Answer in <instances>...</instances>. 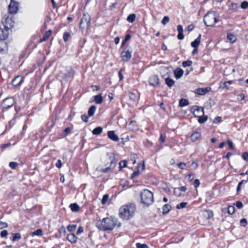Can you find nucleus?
<instances>
[{
    "mask_svg": "<svg viewBox=\"0 0 248 248\" xmlns=\"http://www.w3.org/2000/svg\"><path fill=\"white\" fill-rule=\"evenodd\" d=\"M71 37V34L69 32L65 31L63 34V39L65 42L68 41L69 38Z\"/></svg>",
    "mask_w": 248,
    "mask_h": 248,
    "instance_id": "42",
    "label": "nucleus"
},
{
    "mask_svg": "<svg viewBox=\"0 0 248 248\" xmlns=\"http://www.w3.org/2000/svg\"><path fill=\"white\" fill-rule=\"evenodd\" d=\"M227 142L228 144L229 149L233 150L234 146L232 142L229 140H228Z\"/></svg>",
    "mask_w": 248,
    "mask_h": 248,
    "instance_id": "59",
    "label": "nucleus"
},
{
    "mask_svg": "<svg viewBox=\"0 0 248 248\" xmlns=\"http://www.w3.org/2000/svg\"><path fill=\"white\" fill-rule=\"evenodd\" d=\"M211 90V88L210 87H207L206 88H198L196 89V93L200 95H203L209 92Z\"/></svg>",
    "mask_w": 248,
    "mask_h": 248,
    "instance_id": "17",
    "label": "nucleus"
},
{
    "mask_svg": "<svg viewBox=\"0 0 248 248\" xmlns=\"http://www.w3.org/2000/svg\"><path fill=\"white\" fill-rule=\"evenodd\" d=\"M77 226L76 225H69L67 227V230L69 232H73L76 230Z\"/></svg>",
    "mask_w": 248,
    "mask_h": 248,
    "instance_id": "50",
    "label": "nucleus"
},
{
    "mask_svg": "<svg viewBox=\"0 0 248 248\" xmlns=\"http://www.w3.org/2000/svg\"><path fill=\"white\" fill-rule=\"evenodd\" d=\"M8 50V44L5 42H0V52L5 53Z\"/></svg>",
    "mask_w": 248,
    "mask_h": 248,
    "instance_id": "26",
    "label": "nucleus"
},
{
    "mask_svg": "<svg viewBox=\"0 0 248 248\" xmlns=\"http://www.w3.org/2000/svg\"><path fill=\"white\" fill-rule=\"evenodd\" d=\"M15 104V100L13 98H7L5 99L1 103L2 111H7L12 107Z\"/></svg>",
    "mask_w": 248,
    "mask_h": 248,
    "instance_id": "9",
    "label": "nucleus"
},
{
    "mask_svg": "<svg viewBox=\"0 0 248 248\" xmlns=\"http://www.w3.org/2000/svg\"><path fill=\"white\" fill-rule=\"evenodd\" d=\"M52 31L51 30H49L47 31H46L44 35H43V37L39 41V43H41L43 42L46 41L48 40V39L49 38V37L52 34Z\"/></svg>",
    "mask_w": 248,
    "mask_h": 248,
    "instance_id": "20",
    "label": "nucleus"
},
{
    "mask_svg": "<svg viewBox=\"0 0 248 248\" xmlns=\"http://www.w3.org/2000/svg\"><path fill=\"white\" fill-rule=\"evenodd\" d=\"M203 215L206 218L210 219L213 217L214 214L212 210H206L204 211Z\"/></svg>",
    "mask_w": 248,
    "mask_h": 248,
    "instance_id": "28",
    "label": "nucleus"
},
{
    "mask_svg": "<svg viewBox=\"0 0 248 248\" xmlns=\"http://www.w3.org/2000/svg\"><path fill=\"white\" fill-rule=\"evenodd\" d=\"M149 83L153 87H156L159 85V79L157 75H154L151 76L149 79Z\"/></svg>",
    "mask_w": 248,
    "mask_h": 248,
    "instance_id": "13",
    "label": "nucleus"
},
{
    "mask_svg": "<svg viewBox=\"0 0 248 248\" xmlns=\"http://www.w3.org/2000/svg\"><path fill=\"white\" fill-rule=\"evenodd\" d=\"M131 37V36L130 34H127L125 36L124 40H123L122 46H124L126 42L130 39Z\"/></svg>",
    "mask_w": 248,
    "mask_h": 248,
    "instance_id": "46",
    "label": "nucleus"
},
{
    "mask_svg": "<svg viewBox=\"0 0 248 248\" xmlns=\"http://www.w3.org/2000/svg\"><path fill=\"white\" fill-rule=\"evenodd\" d=\"M109 139L115 142H118L119 140L118 136L113 130L109 131Z\"/></svg>",
    "mask_w": 248,
    "mask_h": 248,
    "instance_id": "24",
    "label": "nucleus"
},
{
    "mask_svg": "<svg viewBox=\"0 0 248 248\" xmlns=\"http://www.w3.org/2000/svg\"><path fill=\"white\" fill-rule=\"evenodd\" d=\"M184 74V71L181 68H177L174 71V74L175 78L178 79L181 78Z\"/></svg>",
    "mask_w": 248,
    "mask_h": 248,
    "instance_id": "21",
    "label": "nucleus"
},
{
    "mask_svg": "<svg viewBox=\"0 0 248 248\" xmlns=\"http://www.w3.org/2000/svg\"><path fill=\"white\" fill-rule=\"evenodd\" d=\"M136 17V15L134 14H132L129 15L128 16V17L127 18V20L129 22L133 23L135 21Z\"/></svg>",
    "mask_w": 248,
    "mask_h": 248,
    "instance_id": "38",
    "label": "nucleus"
},
{
    "mask_svg": "<svg viewBox=\"0 0 248 248\" xmlns=\"http://www.w3.org/2000/svg\"><path fill=\"white\" fill-rule=\"evenodd\" d=\"M135 210V205L133 203L124 205L119 209V216L124 219H129L133 216Z\"/></svg>",
    "mask_w": 248,
    "mask_h": 248,
    "instance_id": "1",
    "label": "nucleus"
},
{
    "mask_svg": "<svg viewBox=\"0 0 248 248\" xmlns=\"http://www.w3.org/2000/svg\"><path fill=\"white\" fill-rule=\"evenodd\" d=\"M103 129L101 127H95L92 131L93 135H98L102 132Z\"/></svg>",
    "mask_w": 248,
    "mask_h": 248,
    "instance_id": "36",
    "label": "nucleus"
},
{
    "mask_svg": "<svg viewBox=\"0 0 248 248\" xmlns=\"http://www.w3.org/2000/svg\"><path fill=\"white\" fill-rule=\"evenodd\" d=\"M2 23L4 27L10 30L14 27L15 25L13 16L5 15L2 18Z\"/></svg>",
    "mask_w": 248,
    "mask_h": 248,
    "instance_id": "5",
    "label": "nucleus"
},
{
    "mask_svg": "<svg viewBox=\"0 0 248 248\" xmlns=\"http://www.w3.org/2000/svg\"><path fill=\"white\" fill-rule=\"evenodd\" d=\"M201 34H199V36L191 42V46L193 48H198L201 42Z\"/></svg>",
    "mask_w": 248,
    "mask_h": 248,
    "instance_id": "23",
    "label": "nucleus"
},
{
    "mask_svg": "<svg viewBox=\"0 0 248 248\" xmlns=\"http://www.w3.org/2000/svg\"><path fill=\"white\" fill-rule=\"evenodd\" d=\"M178 167L181 170H183L185 169V167L186 166V164L185 162H179L177 164Z\"/></svg>",
    "mask_w": 248,
    "mask_h": 248,
    "instance_id": "53",
    "label": "nucleus"
},
{
    "mask_svg": "<svg viewBox=\"0 0 248 248\" xmlns=\"http://www.w3.org/2000/svg\"><path fill=\"white\" fill-rule=\"evenodd\" d=\"M75 74V71L74 68L72 67L67 71V72L64 74V77L65 78H72L74 76Z\"/></svg>",
    "mask_w": 248,
    "mask_h": 248,
    "instance_id": "25",
    "label": "nucleus"
},
{
    "mask_svg": "<svg viewBox=\"0 0 248 248\" xmlns=\"http://www.w3.org/2000/svg\"><path fill=\"white\" fill-rule=\"evenodd\" d=\"M8 234V232L7 230H4L1 231L0 236L1 238H6Z\"/></svg>",
    "mask_w": 248,
    "mask_h": 248,
    "instance_id": "48",
    "label": "nucleus"
},
{
    "mask_svg": "<svg viewBox=\"0 0 248 248\" xmlns=\"http://www.w3.org/2000/svg\"><path fill=\"white\" fill-rule=\"evenodd\" d=\"M127 161L125 160L121 161L119 163V168L120 170H122L127 167Z\"/></svg>",
    "mask_w": 248,
    "mask_h": 248,
    "instance_id": "39",
    "label": "nucleus"
},
{
    "mask_svg": "<svg viewBox=\"0 0 248 248\" xmlns=\"http://www.w3.org/2000/svg\"><path fill=\"white\" fill-rule=\"evenodd\" d=\"M128 129L131 131L136 132L139 130V127L137 122L134 120H131L128 124Z\"/></svg>",
    "mask_w": 248,
    "mask_h": 248,
    "instance_id": "16",
    "label": "nucleus"
},
{
    "mask_svg": "<svg viewBox=\"0 0 248 248\" xmlns=\"http://www.w3.org/2000/svg\"><path fill=\"white\" fill-rule=\"evenodd\" d=\"M235 212V208L233 206H229L227 208V213L232 215Z\"/></svg>",
    "mask_w": 248,
    "mask_h": 248,
    "instance_id": "44",
    "label": "nucleus"
},
{
    "mask_svg": "<svg viewBox=\"0 0 248 248\" xmlns=\"http://www.w3.org/2000/svg\"><path fill=\"white\" fill-rule=\"evenodd\" d=\"M165 83L169 87L171 88L174 85L175 82L172 79L167 78L165 79Z\"/></svg>",
    "mask_w": 248,
    "mask_h": 248,
    "instance_id": "34",
    "label": "nucleus"
},
{
    "mask_svg": "<svg viewBox=\"0 0 248 248\" xmlns=\"http://www.w3.org/2000/svg\"><path fill=\"white\" fill-rule=\"evenodd\" d=\"M90 117V116H89L88 114V115H86L85 114H82L81 116V119L83 122L88 123L89 122V118Z\"/></svg>",
    "mask_w": 248,
    "mask_h": 248,
    "instance_id": "47",
    "label": "nucleus"
},
{
    "mask_svg": "<svg viewBox=\"0 0 248 248\" xmlns=\"http://www.w3.org/2000/svg\"><path fill=\"white\" fill-rule=\"evenodd\" d=\"M189 102L187 99L185 98H182L180 100L179 102V105L181 107H183L188 105Z\"/></svg>",
    "mask_w": 248,
    "mask_h": 248,
    "instance_id": "35",
    "label": "nucleus"
},
{
    "mask_svg": "<svg viewBox=\"0 0 248 248\" xmlns=\"http://www.w3.org/2000/svg\"><path fill=\"white\" fill-rule=\"evenodd\" d=\"M137 248H148L146 244L138 243L136 244Z\"/></svg>",
    "mask_w": 248,
    "mask_h": 248,
    "instance_id": "58",
    "label": "nucleus"
},
{
    "mask_svg": "<svg viewBox=\"0 0 248 248\" xmlns=\"http://www.w3.org/2000/svg\"><path fill=\"white\" fill-rule=\"evenodd\" d=\"M91 16L87 13H84L79 23V28L80 30L89 29L90 27Z\"/></svg>",
    "mask_w": 248,
    "mask_h": 248,
    "instance_id": "4",
    "label": "nucleus"
},
{
    "mask_svg": "<svg viewBox=\"0 0 248 248\" xmlns=\"http://www.w3.org/2000/svg\"><path fill=\"white\" fill-rule=\"evenodd\" d=\"M9 31L5 27H0V40L3 41L6 40L9 35Z\"/></svg>",
    "mask_w": 248,
    "mask_h": 248,
    "instance_id": "15",
    "label": "nucleus"
},
{
    "mask_svg": "<svg viewBox=\"0 0 248 248\" xmlns=\"http://www.w3.org/2000/svg\"><path fill=\"white\" fill-rule=\"evenodd\" d=\"M242 158L245 160L248 161V152H245L243 153L242 155Z\"/></svg>",
    "mask_w": 248,
    "mask_h": 248,
    "instance_id": "62",
    "label": "nucleus"
},
{
    "mask_svg": "<svg viewBox=\"0 0 248 248\" xmlns=\"http://www.w3.org/2000/svg\"><path fill=\"white\" fill-rule=\"evenodd\" d=\"M121 223L118 221L116 217L111 216L109 219V231L112 230L115 227H120Z\"/></svg>",
    "mask_w": 248,
    "mask_h": 248,
    "instance_id": "12",
    "label": "nucleus"
},
{
    "mask_svg": "<svg viewBox=\"0 0 248 248\" xmlns=\"http://www.w3.org/2000/svg\"><path fill=\"white\" fill-rule=\"evenodd\" d=\"M18 163L16 162H10L9 163V167L12 169H15L18 166Z\"/></svg>",
    "mask_w": 248,
    "mask_h": 248,
    "instance_id": "52",
    "label": "nucleus"
},
{
    "mask_svg": "<svg viewBox=\"0 0 248 248\" xmlns=\"http://www.w3.org/2000/svg\"><path fill=\"white\" fill-rule=\"evenodd\" d=\"M162 188L166 191V192H170V189L169 187V186L167 185L166 183L164 184V186H162Z\"/></svg>",
    "mask_w": 248,
    "mask_h": 248,
    "instance_id": "60",
    "label": "nucleus"
},
{
    "mask_svg": "<svg viewBox=\"0 0 248 248\" xmlns=\"http://www.w3.org/2000/svg\"><path fill=\"white\" fill-rule=\"evenodd\" d=\"M11 144L10 142H8L7 143L5 144H2L0 145V148L1 150V151H3L6 148L10 147L11 146Z\"/></svg>",
    "mask_w": 248,
    "mask_h": 248,
    "instance_id": "49",
    "label": "nucleus"
},
{
    "mask_svg": "<svg viewBox=\"0 0 248 248\" xmlns=\"http://www.w3.org/2000/svg\"><path fill=\"white\" fill-rule=\"evenodd\" d=\"M32 236L35 235L42 236L43 235V231L41 229H38L36 231L32 232L31 234Z\"/></svg>",
    "mask_w": 248,
    "mask_h": 248,
    "instance_id": "41",
    "label": "nucleus"
},
{
    "mask_svg": "<svg viewBox=\"0 0 248 248\" xmlns=\"http://www.w3.org/2000/svg\"><path fill=\"white\" fill-rule=\"evenodd\" d=\"M241 7L242 9H246L248 8V2L247 1H244L241 4Z\"/></svg>",
    "mask_w": 248,
    "mask_h": 248,
    "instance_id": "56",
    "label": "nucleus"
},
{
    "mask_svg": "<svg viewBox=\"0 0 248 248\" xmlns=\"http://www.w3.org/2000/svg\"><path fill=\"white\" fill-rule=\"evenodd\" d=\"M141 202H154L153 193L147 189L140 192Z\"/></svg>",
    "mask_w": 248,
    "mask_h": 248,
    "instance_id": "6",
    "label": "nucleus"
},
{
    "mask_svg": "<svg viewBox=\"0 0 248 248\" xmlns=\"http://www.w3.org/2000/svg\"><path fill=\"white\" fill-rule=\"evenodd\" d=\"M129 97L132 102H136L139 98V96L137 93L132 92L129 93Z\"/></svg>",
    "mask_w": 248,
    "mask_h": 248,
    "instance_id": "30",
    "label": "nucleus"
},
{
    "mask_svg": "<svg viewBox=\"0 0 248 248\" xmlns=\"http://www.w3.org/2000/svg\"><path fill=\"white\" fill-rule=\"evenodd\" d=\"M219 20V16L214 11L208 12L203 17V21L207 27H213Z\"/></svg>",
    "mask_w": 248,
    "mask_h": 248,
    "instance_id": "2",
    "label": "nucleus"
},
{
    "mask_svg": "<svg viewBox=\"0 0 248 248\" xmlns=\"http://www.w3.org/2000/svg\"><path fill=\"white\" fill-rule=\"evenodd\" d=\"M227 38L228 40H229V41L231 43H232L235 42L236 40V37L235 36V35L233 34H232V33L227 34Z\"/></svg>",
    "mask_w": 248,
    "mask_h": 248,
    "instance_id": "33",
    "label": "nucleus"
},
{
    "mask_svg": "<svg viewBox=\"0 0 248 248\" xmlns=\"http://www.w3.org/2000/svg\"><path fill=\"white\" fill-rule=\"evenodd\" d=\"M69 207L73 212H77L79 209V206L76 203L71 204Z\"/></svg>",
    "mask_w": 248,
    "mask_h": 248,
    "instance_id": "37",
    "label": "nucleus"
},
{
    "mask_svg": "<svg viewBox=\"0 0 248 248\" xmlns=\"http://www.w3.org/2000/svg\"><path fill=\"white\" fill-rule=\"evenodd\" d=\"M108 218L105 217L102 220H99L97 221L96 226L97 228L101 231H107L108 230Z\"/></svg>",
    "mask_w": 248,
    "mask_h": 248,
    "instance_id": "8",
    "label": "nucleus"
},
{
    "mask_svg": "<svg viewBox=\"0 0 248 248\" xmlns=\"http://www.w3.org/2000/svg\"><path fill=\"white\" fill-rule=\"evenodd\" d=\"M92 98H93V100H92L91 102H94L96 104H100L103 101V98L101 93L93 96Z\"/></svg>",
    "mask_w": 248,
    "mask_h": 248,
    "instance_id": "19",
    "label": "nucleus"
},
{
    "mask_svg": "<svg viewBox=\"0 0 248 248\" xmlns=\"http://www.w3.org/2000/svg\"><path fill=\"white\" fill-rule=\"evenodd\" d=\"M145 146L148 148H150L153 146V144L152 142L149 141L148 140H146L144 142Z\"/></svg>",
    "mask_w": 248,
    "mask_h": 248,
    "instance_id": "54",
    "label": "nucleus"
},
{
    "mask_svg": "<svg viewBox=\"0 0 248 248\" xmlns=\"http://www.w3.org/2000/svg\"><path fill=\"white\" fill-rule=\"evenodd\" d=\"M200 181L198 179H196L194 180L193 185L194 187L197 189L200 185Z\"/></svg>",
    "mask_w": 248,
    "mask_h": 248,
    "instance_id": "51",
    "label": "nucleus"
},
{
    "mask_svg": "<svg viewBox=\"0 0 248 248\" xmlns=\"http://www.w3.org/2000/svg\"><path fill=\"white\" fill-rule=\"evenodd\" d=\"M191 112L194 115L195 117H197L195 112L197 111L198 112H202V115L200 116H198V122L201 124H203L208 119V117L207 116L204 115V110L203 109L198 106H193L191 107L190 109Z\"/></svg>",
    "mask_w": 248,
    "mask_h": 248,
    "instance_id": "3",
    "label": "nucleus"
},
{
    "mask_svg": "<svg viewBox=\"0 0 248 248\" xmlns=\"http://www.w3.org/2000/svg\"><path fill=\"white\" fill-rule=\"evenodd\" d=\"M24 77L21 76H17L12 80V84L16 87L19 86L24 81Z\"/></svg>",
    "mask_w": 248,
    "mask_h": 248,
    "instance_id": "14",
    "label": "nucleus"
},
{
    "mask_svg": "<svg viewBox=\"0 0 248 248\" xmlns=\"http://www.w3.org/2000/svg\"><path fill=\"white\" fill-rule=\"evenodd\" d=\"M248 181V180H243L238 183L237 186V188H236L237 193H238L241 191L242 185L243 184L247 183Z\"/></svg>",
    "mask_w": 248,
    "mask_h": 248,
    "instance_id": "40",
    "label": "nucleus"
},
{
    "mask_svg": "<svg viewBox=\"0 0 248 248\" xmlns=\"http://www.w3.org/2000/svg\"><path fill=\"white\" fill-rule=\"evenodd\" d=\"M166 136L163 135V134H161L160 135L159 140L161 143H164L165 141Z\"/></svg>",
    "mask_w": 248,
    "mask_h": 248,
    "instance_id": "63",
    "label": "nucleus"
},
{
    "mask_svg": "<svg viewBox=\"0 0 248 248\" xmlns=\"http://www.w3.org/2000/svg\"><path fill=\"white\" fill-rule=\"evenodd\" d=\"M19 7V3L15 0H11L8 5V13L9 14H16L17 13Z\"/></svg>",
    "mask_w": 248,
    "mask_h": 248,
    "instance_id": "7",
    "label": "nucleus"
},
{
    "mask_svg": "<svg viewBox=\"0 0 248 248\" xmlns=\"http://www.w3.org/2000/svg\"><path fill=\"white\" fill-rule=\"evenodd\" d=\"M96 109V107L94 105L91 106L88 109V114L89 116L92 117L94 115Z\"/></svg>",
    "mask_w": 248,
    "mask_h": 248,
    "instance_id": "31",
    "label": "nucleus"
},
{
    "mask_svg": "<svg viewBox=\"0 0 248 248\" xmlns=\"http://www.w3.org/2000/svg\"><path fill=\"white\" fill-rule=\"evenodd\" d=\"M8 227V224L6 222L0 221V229H2Z\"/></svg>",
    "mask_w": 248,
    "mask_h": 248,
    "instance_id": "61",
    "label": "nucleus"
},
{
    "mask_svg": "<svg viewBox=\"0 0 248 248\" xmlns=\"http://www.w3.org/2000/svg\"><path fill=\"white\" fill-rule=\"evenodd\" d=\"M186 204L187 202H181L180 204L177 205L176 207L179 209H182L186 207Z\"/></svg>",
    "mask_w": 248,
    "mask_h": 248,
    "instance_id": "57",
    "label": "nucleus"
},
{
    "mask_svg": "<svg viewBox=\"0 0 248 248\" xmlns=\"http://www.w3.org/2000/svg\"><path fill=\"white\" fill-rule=\"evenodd\" d=\"M240 225L243 227H246L247 225V220L246 218H242L240 221Z\"/></svg>",
    "mask_w": 248,
    "mask_h": 248,
    "instance_id": "55",
    "label": "nucleus"
},
{
    "mask_svg": "<svg viewBox=\"0 0 248 248\" xmlns=\"http://www.w3.org/2000/svg\"><path fill=\"white\" fill-rule=\"evenodd\" d=\"M68 241L72 244H75L77 242L78 237L74 233H70L67 235L66 237Z\"/></svg>",
    "mask_w": 248,
    "mask_h": 248,
    "instance_id": "22",
    "label": "nucleus"
},
{
    "mask_svg": "<svg viewBox=\"0 0 248 248\" xmlns=\"http://www.w3.org/2000/svg\"><path fill=\"white\" fill-rule=\"evenodd\" d=\"M236 80H229L226 82H223V86L221 87V88L223 89H226L227 90H228L229 89V88L228 87V85H231L232 84H235L236 83Z\"/></svg>",
    "mask_w": 248,
    "mask_h": 248,
    "instance_id": "27",
    "label": "nucleus"
},
{
    "mask_svg": "<svg viewBox=\"0 0 248 248\" xmlns=\"http://www.w3.org/2000/svg\"><path fill=\"white\" fill-rule=\"evenodd\" d=\"M131 51L127 48L125 47L121 53V57L124 62H127L130 61L131 58Z\"/></svg>",
    "mask_w": 248,
    "mask_h": 248,
    "instance_id": "10",
    "label": "nucleus"
},
{
    "mask_svg": "<svg viewBox=\"0 0 248 248\" xmlns=\"http://www.w3.org/2000/svg\"><path fill=\"white\" fill-rule=\"evenodd\" d=\"M169 21H170L169 17L168 16H164V17L163 18V19L161 21V23L163 25H165L166 24L168 23L169 22Z\"/></svg>",
    "mask_w": 248,
    "mask_h": 248,
    "instance_id": "45",
    "label": "nucleus"
},
{
    "mask_svg": "<svg viewBox=\"0 0 248 248\" xmlns=\"http://www.w3.org/2000/svg\"><path fill=\"white\" fill-rule=\"evenodd\" d=\"M56 166L59 168L60 169L62 167V162L61 159H58L55 164Z\"/></svg>",
    "mask_w": 248,
    "mask_h": 248,
    "instance_id": "64",
    "label": "nucleus"
},
{
    "mask_svg": "<svg viewBox=\"0 0 248 248\" xmlns=\"http://www.w3.org/2000/svg\"><path fill=\"white\" fill-rule=\"evenodd\" d=\"M201 137V132L200 131H196L194 132L190 136V140L192 142H194L197 141Z\"/></svg>",
    "mask_w": 248,
    "mask_h": 248,
    "instance_id": "18",
    "label": "nucleus"
},
{
    "mask_svg": "<svg viewBox=\"0 0 248 248\" xmlns=\"http://www.w3.org/2000/svg\"><path fill=\"white\" fill-rule=\"evenodd\" d=\"M13 236L10 238L12 241H16L20 240L21 238V234L19 232L12 234Z\"/></svg>",
    "mask_w": 248,
    "mask_h": 248,
    "instance_id": "32",
    "label": "nucleus"
},
{
    "mask_svg": "<svg viewBox=\"0 0 248 248\" xmlns=\"http://www.w3.org/2000/svg\"><path fill=\"white\" fill-rule=\"evenodd\" d=\"M192 64V62L191 60H187L186 61H184L182 62V66L184 67L190 66Z\"/></svg>",
    "mask_w": 248,
    "mask_h": 248,
    "instance_id": "43",
    "label": "nucleus"
},
{
    "mask_svg": "<svg viewBox=\"0 0 248 248\" xmlns=\"http://www.w3.org/2000/svg\"><path fill=\"white\" fill-rule=\"evenodd\" d=\"M171 209V206L169 204H166L162 207V214L164 215L168 214Z\"/></svg>",
    "mask_w": 248,
    "mask_h": 248,
    "instance_id": "29",
    "label": "nucleus"
},
{
    "mask_svg": "<svg viewBox=\"0 0 248 248\" xmlns=\"http://www.w3.org/2000/svg\"><path fill=\"white\" fill-rule=\"evenodd\" d=\"M187 190V187L186 186H182L181 187H176L174 188L173 193L176 196L180 197L184 196Z\"/></svg>",
    "mask_w": 248,
    "mask_h": 248,
    "instance_id": "11",
    "label": "nucleus"
}]
</instances>
